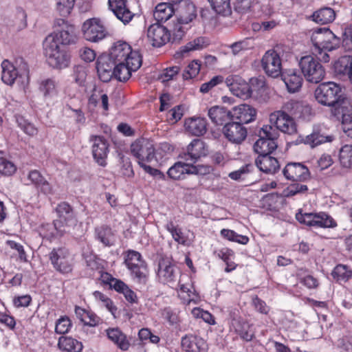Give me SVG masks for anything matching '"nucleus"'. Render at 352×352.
<instances>
[{
  "label": "nucleus",
  "mask_w": 352,
  "mask_h": 352,
  "mask_svg": "<svg viewBox=\"0 0 352 352\" xmlns=\"http://www.w3.org/2000/svg\"><path fill=\"white\" fill-rule=\"evenodd\" d=\"M165 228L170 233L173 239L177 243L182 245H188L189 241L188 236L178 226L174 224L172 220L167 221Z\"/></svg>",
  "instance_id": "obj_41"
},
{
  "label": "nucleus",
  "mask_w": 352,
  "mask_h": 352,
  "mask_svg": "<svg viewBox=\"0 0 352 352\" xmlns=\"http://www.w3.org/2000/svg\"><path fill=\"white\" fill-rule=\"evenodd\" d=\"M208 1L217 14L228 15L231 13L230 0H208Z\"/></svg>",
  "instance_id": "obj_52"
},
{
  "label": "nucleus",
  "mask_w": 352,
  "mask_h": 352,
  "mask_svg": "<svg viewBox=\"0 0 352 352\" xmlns=\"http://www.w3.org/2000/svg\"><path fill=\"white\" fill-rule=\"evenodd\" d=\"M209 170L208 167L190 165L188 162H177L168 170V177L174 180L183 178L185 174H203Z\"/></svg>",
  "instance_id": "obj_17"
},
{
  "label": "nucleus",
  "mask_w": 352,
  "mask_h": 352,
  "mask_svg": "<svg viewBox=\"0 0 352 352\" xmlns=\"http://www.w3.org/2000/svg\"><path fill=\"white\" fill-rule=\"evenodd\" d=\"M210 44V40L207 36H198L180 47V53L184 54L192 51L201 50L206 48Z\"/></svg>",
  "instance_id": "obj_39"
},
{
  "label": "nucleus",
  "mask_w": 352,
  "mask_h": 352,
  "mask_svg": "<svg viewBox=\"0 0 352 352\" xmlns=\"http://www.w3.org/2000/svg\"><path fill=\"white\" fill-rule=\"evenodd\" d=\"M336 221L327 213L324 212H316L314 228H335Z\"/></svg>",
  "instance_id": "obj_49"
},
{
  "label": "nucleus",
  "mask_w": 352,
  "mask_h": 352,
  "mask_svg": "<svg viewBox=\"0 0 352 352\" xmlns=\"http://www.w3.org/2000/svg\"><path fill=\"white\" fill-rule=\"evenodd\" d=\"M93 296L100 306L104 307L115 317L117 308L107 296L99 291H95Z\"/></svg>",
  "instance_id": "obj_50"
},
{
  "label": "nucleus",
  "mask_w": 352,
  "mask_h": 352,
  "mask_svg": "<svg viewBox=\"0 0 352 352\" xmlns=\"http://www.w3.org/2000/svg\"><path fill=\"white\" fill-rule=\"evenodd\" d=\"M107 338L122 351H127L130 342L126 336L118 327L109 328L106 330Z\"/></svg>",
  "instance_id": "obj_31"
},
{
  "label": "nucleus",
  "mask_w": 352,
  "mask_h": 352,
  "mask_svg": "<svg viewBox=\"0 0 352 352\" xmlns=\"http://www.w3.org/2000/svg\"><path fill=\"white\" fill-rule=\"evenodd\" d=\"M204 142L196 139L192 140L187 147V152L184 154V160L190 165L195 163L201 157L206 155Z\"/></svg>",
  "instance_id": "obj_26"
},
{
  "label": "nucleus",
  "mask_w": 352,
  "mask_h": 352,
  "mask_svg": "<svg viewBox=\"0 0 352 352\" xmlns=\"http://www.w3.org/2000/svg\"><path fill=\"white\" fill-rule=\"evenodd\" d=\"M225 82L233 95L242 99H248L252 96L251 87L239 76H228Z\"/></svg>",
  "instance_id": "obj_21"
},
{
  "label": "nucleus",
  "mask_w": 352,
  "mask_h": 352,
  "mask_svg": "<svg viewBox=\"0 0 352 352\" xmlns=\"http://www.w3.org/2000/svg\"><path fill=\"white\" fill-rule=\"evenodd\" d=\"M316 216V212L302 213L301 211H300L299 212L296 213V219L300 223L305 224L309 227H314Z\"/></svg>",
  "instance_id": "obj_60"
},
{
  "label": "nucleus",
  "mask_w": 352,
  "mask_h": 352,
  "mask_svg": "<svg viewBox=\"0 0 352 352\" xmlns=\"http://www.w3.org/2000/svg\"><path fill=\"white\" fill-rule=\"evenodd\" d=\"M85 38L91 42H98L107 35V31L101 21L97 19L85 21L82 26Z\"/></svg>",
  "instance_id": "obj_15"
},
{
  "label": "nucleus",
  "mask_w": 352,
  "mask_h": 352,
  "mask_svg": "<svg viewBox=\"0 0 352 352\" xmlns=\"http://www.w3.org/2000/svg\"><path fill=\"white\" fill-rule=\"evenodd\" d=\"M89 141L92 143L91 149L94 159L98 165L105 166L109 153V144L107 140L101 135H91Z\"/></svg>",
  "instance_id": "obj_18"
},
{
  "label": "nucleus",
  "mask_w": 352,
  "mask_h": 352,
  "mask_svg": "<svg viewBox=\"0 0 352 352\" xmlns=\"http://www.w3.org/2000/svg\"><path fill=\"white\" fill-rule=\"evenodd\" d=\"M308 190L307 185L300 183H294L286 188L283 194L285 197H292L298 194H304Z\"/></svg>",
  "instance_id": "obj_57"
},
{
  "label": "nucleus",
  "mask_w": 352,
  "mask_h": 352,
  "mask_svg": "<svg viewBox=\"0 0 352 352\" xmlns=\"http://www.w3.org/2000/svg\"><path fill=\"white\" fill-rule=\"evenodd\" d=\"M230 113L231 120L234 122H240L242 125L254 121L256 117V110L247 104L234 107L230 110Z\"/></svg>",
  "instance_id": "obj_22"
},
{
  "label": "nucleus",
  "mask_w": 352,
  "mask_h": 352,
  "mask_svg": "<svg viewBox=\"0 0 352 352\" xmlns=\"http://www.w3.org/2000/svg\"><path fill=\"white\" fill-rule=\"evenodd\" d=\"M196 17L197 9L195 6L192 3H188L181 10L177 20L182 23L188 25Z\"/></svg>",
  "instance_id": "obj_46"
},
{
  "label": "nucleus",
  "mask_w": 352,
  "mask_h": 352,
  "mask_svg": "<svg viewBox=\"0 0 352 352\" xmlns=\"http://www.w3.org/2000/svg\"><path fill=\"white\" fill-rule=\"evenodd\" d=\"M175 10V8L172 3H160L156 6L153 16L157 22H165L173 16Z\"/></svg>",
  "instance_id": "obj_38"
},
{
  "label": "nucleus",
  "mask_w": 352,
  "mask_h": 352,
  "mask_svg": "<svg viewBox=\"0 0 352 352\" xmlns=\"http://www.w3.org/2000/svg\"><path fill=\"white\" fill-rule=\"evenodd\" d=\"M95 239L104 247L114 245L116 236L112 229L108 226H102L95 229Z\"/></svg>",
  "instance_id": "obj_33"
},
{
  "label": "nucleus",
  "mask_w": 352,
  "mask_h": 352,
  "mask_svg": "<svg viewBox=\"0 0 352 352\" xmlns=\"http://www.w3.org/2000/svg\"><path fill=\"white\" fill-rule=\"evenodd\" d=\"M232 328L240 337L246 341H250L254 337V332L249 323L241 319L234 318L231 322Z\"/></svg>",
  "instance_id": "obj_36"
},
{
  "label": "nucleus",
  "mask_w": 352,
  "mask_h": 352,
  "mask_svg": "<svg viewBox=\"0 0 352 352\" xmlns=\"http://www.w3.org/2000/svg\"><path fill=\"white\" fill-rule=\"evenodd\" d=\"M110 10L124 24L129 23L134 16L126 6V0H108Z\"/></svg>",
  "instance_id": "obj_24"
},
{
  "label": "nucleus",
  "mask_w": 352,
  "mask_h": 352,
  "mask_svg": "<svg viewBox=\"0 0 352 352\" xmlns=\"http://www.w3.org/2000/svg\"><path fill=\"white\" fill-rule=\"evenodd\" d=\"M2 81L8 85H12L17 80L21 85H27L30 79V70L28 63L22 58L15 60V65L8 60L1 63Z\"/></svg>",
  "instance_id": "obj_4"
},
{
  "label": "nucleus",
  "mask_w": 352,
  "mask_h": 352,
  "mask_svg": "<svg viewBox=\"0 0 352 352\" xmlns=\"http://www.w3.org/2000/svg\"><path fill=\"white\" fill-rule=\"evenodd\" d=\"M253 39L251 38H245L243 40L232 43L230 45V47L231 49L232 53L236 56L243 51L251 49L253 47Z\"/></svg>",
  "instance_id": "obj_53"
},
{
  "label": "nucleus",
  "mask_w": 352,
  "mask_h": 352,
  "mask_svg": "<svg viewBox=\"0 0 352 352\" xmlns=\"http://www.w3.org/2000/svg\"><path fill=\"white\" fill-rule=\"evenodd\" d=\"M124 263L131 271L133 278L139 283H145L147 278V266L140 253L135 250H128Z\"/></svg>",
  "instance_id": "obj_10"
},
{
  "label": "nucleus",
  "mask_w": 352,
  "mask_h": 352,
  "mask_svg": "<svg viewBox=\"0 0 352 352\" xmlns=\"http://www.w3.org/2000/svg\"><path fill=\"white\" fill-rule=\"evenodd\" d=\"M180 274L179 270L168 259L159 261L157 276L158 280L164 284H174Z\"/></svg>",
  "instance_id": "obj_16"
},
{
  "label": "nucleus",
  "mask_w": 352,
  "mask_h": 352,
  "mask_svg": "<svg viewBox=\"0 0 352 352\" xmlns=\"http://www.w3.org/2000/svg\"><path fill=\"white\" fill-rule=\"evenodd\" d=\"M3 153L0 151V155ZM16 170V165L11 161L0 156V173L4 175H12Z\"/></svg>",
  "instance_id": "obj_58"
},
{
  "label": "nucleus",
  "mask_w": 352,
  "mask_h": 352,
  "mask_svg": "<svg viewBox=\"0 0 352 352\" xmlns=\"http://www.w3.org/2000/svg\"><path fill=\"white\" fill-rule=\"evenodd\" d=\"M56 30L45 38H53L52 43L63 45L76 43L78 40L76 28L64 19H58L55 22Z\"/></svg>",
  "instance_id": "obj_9"
},
{
  "label": "nucleus",
  "mask_w": 352,
  "mask_h": 352,
  "mask_svg": "<svg viewBox=\"0 0 352 352\" xmlns=\"http://www.w3.org/2000/svg\"><path fill=\"white\" fill-rule=\"evenodd\" d=\"M313 43L312 53L320 61H329L328 52L337 49L340 45V38L329 28H318L315 30L311 37Z\"/></svg>",
  "instance_id": "obj_2"
},
{
  "label": "nucleus",
  "mask_w": 352,
  "mask_h": 352,
  "mask_svg": "<svg viewBox=\"0 0 352 352\" xmlns=\"http://www.w3.org/2000/svg\"><path fill=\"white\" fill-rule=\"evenodd\" d=\"M28 179L30 183L28 184H33L43 193L45 195L52 194V188L49 182L42 176L41 173L36 170H33L29 172L28 175Z\"/></svg>",
  "instance_id": "obj_34"
},
{
  "label": "nucleus",
  "mask_w": 352,
  "mask_h": 352,
  "mask_svg": "<svg viewBox=\"0 0 352 352\" xmlns=\"http://www.w3.org/2000/svg\"><path fill=\"white\" fill-rule=\"evenodd\" d=\"M333 137L324 133L322 129L314 127L312 133L308 135L305 139V143L314 148L321 144L331 142Z\"/></svg>",
  "instance_id": "obj_35"
},
{
  "label": "nucleus",
  "mask_w": 352,
  "mask_h": 352,
  "mask_svg": "<svg viewBox=\"0 0 352 352\" xmlns=\"http://www.w3.org/2000/svg\"><path fill=\"white\" fill-rule=\"evenodd\" d=\"M103 63L100 66H96L97 72L100 80L104 82L110 81L113 76L116 78V69L113 68H104Z\"/></svg>",
  "instance_id": "obj_61"
},
{
  "label": "nucleus",
  "mask_w": 352,
  "mask_h": 352,
  "mask_svg": "<svg viewBox=\"0 0 352 352\" xmlns=\"http://www.w3.org/2000/svg\"><path fill=\"white\" fill-rule=\"evenodd\" d=\"M278 133L271 125L263 126L259 131V139L254 145V151L261 155H270L276 148Z\"/></svg>",
  "instance_id": "obj_8"
},
{
  "label": "nucleus",
  "mask_w": 352,
  "mask_h": 352,
  "mask_svg": "<svg viewBox=\"0 0 352 352\" xmlns=\"http://www.w3.org/2000/svg\"><path fill=\"white\" fill-rule=\"evenodd\" d=\"M220 233L221 236L224 239L232 242L238 243L239 244L246 245L250 241L248 236L239 234L232 230L222 229Z\"/></svg>",
  "instance_id": "obj_51"
},
{
  "label": "nucleus",
  "mask_w": 352,
  "mask_h": 352,
  "mask_svg": "<svg viewBox=\"0 0 352 352\" xmlns=\"http://www.w3.org/2000/svg\"><path fill=\"white\" fill-rule=\"evenodd\" d=\"M201 65V62L197 60L190 62L183 73V78L184 79L195 78L199 73Z\"/></svg>",
  "instance_id": "obj_59"
},
{
  "label": "nucleus",
  "mask_w": 352,
  "mask_h": 352,
  "mask_svg": "<svg viewBox=\"0 0 352 352\" xmlns=\"http://www.w3.org/2000/svg\"><path fill=\"white\" fill-rule=\"evenodd\" d=\"M109 285L111 288L115 289L119 293L123 294L125 299L131 302L134 303L137 301V296L135 293L131 290L123 281L111 278L109 280Z\"/></svg>",
  "instance_id": "obj_37"
},
{
  "label": "nucleus",
  "mask_w": 352,
  "mask_h": 352,
  "mask_svg": "<svg viewBox=\"0 0 352 352\" xmlns=\"http://www.w3.org/2000/svg\"><path fill=\"white\" fill-rule=\"evenodd\" d=\"M225 138L231 143L239 145L247 138V129L240 122H230L226 123L222 130Z\"/></svg>",
  "instance_id": "obj_19"
},
{
  "label": "nucleus",
  "mask_w": 352,
  "mask_h": 352,
  "mask_svg": "<svg viewBox=\"0 0 352 352\" xmlns=\"http://www.w3.org/2000/svg\"><path fill=\"white\" fill-rule=\"evenodd\" d=\"M49 259L53 267L62 274H67L72 270L73 258L66 248H56L49 254Z\"/></svg>",
  "instance_id": "obj_12"
},
{
  "label": "nucleus",
  "mask_w": 352,
  "mask_h": 352,
  "mask_svg": "<svg viewBox=\"0 0 352 352\" xmlns=\"http://www.w3.org/2000/svg\"><path fill=\"white\" fill-rule=\"evenodd\" d=\"M270 122L271 126L276 130L285 133L293 134L296 131V125L294 119L284 111H277L272 113L270 116Z\"/></svg>",
  "instance_id": "obj_14"
},
{
  "label": "nucleus",
  "mask_w": 352,
  "mask_h": 352,
  "mask_svg": "<svg viewBox=\"0 0 352 352\" xmlns=\"http://www.w3.org/2000/svg\"><path fill=\"white\" fill-rule=\"evenodd\" d=\"M341 87L333 82H323L316 89L314 95L316 100L326 106H336L334 111L339 107H345L344 102L340 104Z\"/></svg>",
  "instance_id": "obj_6"
},
{
  "label": "nucleus",
  "mask_w": 352,
  "mask_h": 352,
  "mask_svg": "<svg viewBox=\"0 0 352 352\" xmlns=\"http://www.w3.org/2000/svg\"><path fill=\"white\" fill-rule=\"evenodd\" d=\"M147 37L153 47H160L170 42V32L166 27L155 23L148 27Z\"/></svg>",
  "instance_id": "obj_20"
},
{
  "label": "nucleus",
  "mask_w": 352,
  "mask_h": 352,
  "mask_svg": "<svg viewBox=\"0 0 352 352\" xmlns=\"http://www.w3.org/2000/svg\"><path fill=\"white\" fill-rule=\"evenodd\" d=\"M336 17V11L330 7H323L315 12L309 19L316 23L327 25L332 23Z\"/></svg>",
  "instance_id": "obj_32"
},
{
  "label": "nucleus",
  "mask_w": 352,
  "mask_h": 352,
  "mask_svg": "<svg viewBox=\"0 0 352 352\" xmlns=\"http://www.w3.org/2000/svg\"><path fill=\"white\" fill-rule=\"evenodd\" d=\"M53 38H45L43 41L44 54L48 64L53 68L63 69L69 67L71 61L69 52L56 43Z\"/></svg>",
  "instance_id": "obj_5"
},
{
  "label": "nucleus",
  "mask_w": 352,
  "mask_h": 352,
  "mask_svg": "<svg viewBox=\"0 0 352 352\" xmlns=\"http://www.w3.org/2000/svg\"><path fill=\"white\" fill-rule=\"evenodd\" d=\"M58 346L65 352H80L83 347L81 342L68 336H61L58 340Z\"/></svg>",
  "instance_id": "obj_40"
},
{
  "label": "nucleus",
  "mask_w": 352,
  "mask_h": 352,
  "mask_svg": "<svg viewBox=\"0 0 352 352\" xmlns=\"http://www.w3.org/2000/svg\"><path fill=\"white\" fill-rule=\"evenodd\" d=\"M339 160L340 164L343 167L351 168L352 167V146L346 144L343 146L339 155Z\"/></svg>",
  "instance_id": "obj_54"
},
{
  "label": "nucleus",
  "mask_w": 352,
  "mask_h": 352,
  "mask_svg": "<svg viewBox=\"0 0 352 352\" xmlns=\"http://www.w3.org/2000/svg\"><path fill=\"white\" fill-rule=\"evenodd\" d=\"M56 82L54 79L46 78L41 80L38 88L45 97H48L56 94Z\"/></svg>",
  "instance_id": "obj_55"
},
{
  "label": "nucleus",
  "mask_w": 352,
  "mask_h": 352,
  "mask_svg": "<svg viewBox=\"0 0 352 352\" xmlns=\"http://www.w3.org/2000/svg\"><path fill=\"white\" fill-rule=\"evenodd\" d=\"M224 78L221 76H215L212 77L209 81L203 83L200 87V92L203 94L208 93L214 87L223 83Z\"/></svg>",
  "instance_id": "obj_63"
},
{
  "label": "nucleus",
  "mask_w": 352,
  "mask_h": 352,
  "mask_svg": "<svg viewBox=\"0 0 352 352\" xmlns=\"http://www.w3.org/2000/svg\"><path fill=\"white\" fill-rule=\"evenodd\" d=\"M287 179L296 182H305L309 178L308 168L301 163H288L283 170Z\"/></svg>",
  "instance_id": "obj_23"
},
{
  "label": "nucleus",
  "mask_w": 352,
  "mask_h": 352,
  "mask_svg": "<svg viewBox=\"0 0 352 352\" xmlns=\"http://www.w3.org/2000/svg\"><path fill=\"white\" fill-rule=\"evenodd\" d=\"M299 66L305 79L309 82L318 83L324 77V67L312 56L302 57L299 62Z\"/></svg>",
  "instance_id": "obj_11"
},
{
  "label": "nucleus",
  "mask_w": 352,
  "mask_h": 352,
  "mask_svg": "<svg viewBox=\"0 0 352 352\" xmlns=\"http://www.w3.org/2000/svg\"><path fill=\"white\" fill-rule=\"evenodd\" d=\"M255 164L261 171L268 174H274L280 168L277 159L270 155H258Z\"/></svg>",
  "instance_id": "obj_28"
},
{
  "label": "nucleus",
  "mask_w": 352,
  "mask_h": 352,
  "mask_svg": "<svg viewBox=\"0 0 352 352\" xmlns=\"http://www.w3.org/2000/svg\"><path fill=\"white\" fill-rule=\"evenodd\" d=\"M75 4V0H56V10L62 16H68Z\"/></svg>",
  "instance_id": "obj_56"
},
{
  "label": "nucleus",
  "mask_w": 352,
  "mask_h": 352,
  "mask_svg": "<svg viewBox=\"0 0 352 352\" xmlns=\"http://www.w3.org/2000/svg\"><path fill=\"white\" fill-rule=\"evenodd\" d=\"M182 346L186 352H208V344L202 338L186 335L182 338Z\"/></svg>",
  "instance_id": "obj_25"
},
{
  "label": "nucleus",
  "mask_w": 352,
  "mask_h": 352,
  "mask_svg": "<svg viewBox=\"0 0 352 352\" xmlns=\"http://www.w3.org/2000/svg\"><path fill=\"white\" fill-rule=\"evenodd\" d=\"M56 210L58 214L56 226L59 229L63 227L66 230V232H71L78 223L71 206L66 202H62L57 206Z\"/></svg>",
  "instance_id": "obj_13"
},
{
  "label": "nucleus",
  "mask_w": 352,
  "mask_h": 352,
  "mask_svg": "<svg viewBox=\"0 0 352 352\" xmlns=\"http://www.w3.org/2000/svg\"><path fill=\"white\" fill-rule=\"evenodd\" d=\"M131 153L139 165L158 161V150L155 149L153 142L147 138H141L134 141L131 145Z\"/></svg>",
  "instance_id": "obj_7"
},
{
  "label": "nucleus",
  "mask_w": 352,
  "mask_h": 352,
  "mask_svg": "<svg viewBox=\"0 0 352 352\" xmlns=\"http://www.w3.org/2000/svg\"><path fill=\"white\" fill-rule=\"evenodd\" d=\"M182 280L179 279V296L183 300L184 303L190 304L191 302H197L198 296L192 291V286L190 284H182Z\"/></svg>",
  "instance_id": "obj_44"
},
{
  "label": "nucleus",
  "mask_w": 352,
  "mask_h": 352,
  "mask_svg": "<svg viewBox=\"0 0 352 352\" xmlns=\"http://www.w3.org/2000/svg\"><path fill=\"white\" fill-rule=\"evenodd\" d=\"M186 24L180 23L178 20L174 23L168 31L170 32V42H179L184 36L188 28L185 26Z\"/></svg>",
  "instance_id": "obj_48"
},
{
  "label": "nucleus",
  "mask_w": 352,
  "mask_h": 352,
  "mask_svg": "<svg viewBox=\"0 0 352 352\" xmlns=\"http://www.w3.org/2000/svg\"><path fill=\"white\" fill-rule=\"evenodd\" d=\"M161 315L171 325L177 324L179 321L178 311L170 307H166L162 310Z\"/></svg>",
  "instance_id": "obj_62"
},
{
  "label": "nucleus",
  "mask_w": 352,
  "mask_h": 352,
  "mask_svg": "<svg viewBox=\"0 0 352 352\" xmlns=\"http://www.w3.org/2000/svg\"><path fill=\"white\" fill-rule=\"evenodd\" d=\"M107 54L116 63V78L121 82L127 81L132 72H136L142 63V57L139 51L133 50L125 41L116 42Z\"/></svg>",
  "instance_id": "obj_1"
},
{
  "label": "nucleus",
  "mask_w": 352,
  "mask_h": 352,
  "mask_svg": "<svg viewBox=\"0 0 352 352\" xmlns=\"http://www.w3.org/2000/svg\"><path fill=\"white\" fill-rule=\"evenodd\" d=\"M208 115L212 122L216 125H223L231 120L230 110L221 106H213L209 109Z\"/></svg>",
  "instance_id": "obj_30"
},
{
  "label": "nucleus",
  "mask_w": 352,
  "mask_h": 352,
  "mask_svg": "<svg viewBox=\"0 0 352 352\" xmlns=\"http://www.w3.org/2000/svg\"><path fill=\"white\" fill-rule=\"evenodd\" d=\"M72 327V322L67 316L60 317L56 323L55 331L58 334L67 333Z\"/></svg>",
  "instance_id": "obj_64"
},
{
  "label": "nucleus",
  "mask_w": 352,
  "mask_h": 352,
  "mask_svg": "<svg viewBox=\"0 0 352 352\" xmlns=\"http://www.w3.org/2000/svg\"><path fill=\"white\" fill-rule=\"evenodd\" d=\"M333 67L335 72L338 74H346L349 76L352 67V57L350 56L340 57L335 62Z\"/></svg>",
  "instance_id": "obj_45"
},
{
  "label": "nucleus",
  "mask_w": 352,
  "mask_h": 352,
  "mask_svg": "<svg viewBox=\"0 0 352 352\" xmlns=\"http://www.w3.org/2000/svg\"><path fill=\"white\" fill-rule=\"evenodd\" d=\"M207 120L203 118H190L184 123L186 131L195 136H201L207 131Z\"/></svg>",
  "instance_id": "obj_29"
},
{
  "label": "nucleus",
  "mask_w": 352,
  "mask_h": 352,
  "mask_svg": "<svg viewBox=\"0 0 352 352\" xmlns=\"http://www.w3.org/2000/svg\"><path fill=\"white\" fill-rule=\"evenodd\" d=\"M280 76L282 77L289 92L296 93L300 89L303 79L296 70H287L283 72Z\"/></svg>",
  "instance_id": "obj_27"
},
{
  "label": "nucleus",
  "mask_w": 352,
  "mask_h": 352,
  "mask_svg": "<svg viewBox=\"0 0 352 352\" xmlns=\"http://www.w3.org/2000/svg\"><path fill=\"white\" fill-rule=\"evenodd\" d=\"M331 275L338 282L346 283L352 278V270L345 265L339 264L334 267Z\"/></svg>",
  "instance_id": "obj_47"
},
{
  "label": "nucleus",
  "mask_w": 352,
  "mask_h": 352,
  "mask_svg": "<svg viewBox=\"0 0 352 352\" xmlns=\"http://www.w3.org/2000/svg\"><path fill=\"white\" fill-rule=\"evenodd\" d=\"M346 107H339L336 109V116L342 115V129L343 132L352 138V113H346L344 109Z\"/></svg>",
  "instance_id": "obj_43"
},
{
  "label": "nucleus",
  "mask_w": 352,
  "mask_h": 352,
  "mask_svg": "<svg viewBox=\"0 0 352 352\" xmlns=\"http://www.w3.org/2000/svg\"><path fill=\"white\" fill-rule=\"evenodd\" d=\"M289 50L283 44H276L273 48L267 50L262 56L261 63L265 73L272 78H278L282 73V61L287 58Z\"/></svg>",
  "instance_id": "obj_3"
},
{
  "label": "nucleus",
  "mask_w": 352,
  "mask_h": 352,
  "mask_svg": "<svg viewBox=\"0 0 352 352\" xmlns=\"http://www.w3.org/2000/svg\"><path fill=\"white\" fill-rule=\"evenodd\" d=\"M40 235L47 239H51L54 237L61 236L66 232V230L63 227L60 229L56 226V220L53 223H45L42 225L39 231Z\"/></svg>",
  "instance_id": "obj_42"
}]
</instances>
